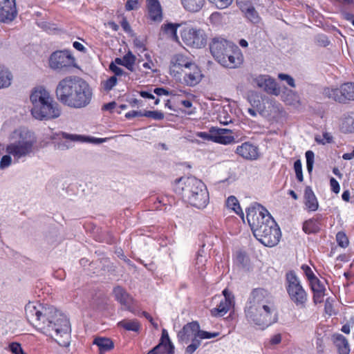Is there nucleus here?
<instances>
[{
  "label": "nucleus",
  "mask_w": 354,
  "mask_h": 354,
  "mask_svg": "<svg viewBox=\"0 0 354 354\" xmlns=\"http://www.w3.org/2000/svg\"><path fill=\"white\" fill-rule=\"evenodd\" d=\"M338 92L335 93L334 96V100L339 102H344V97L342 93V86L339 88H336Z\"/></svg>",
  "instance_id": "obj_57"
},
{
  "label": "nucleus",
  "mask_w": 354,
  "mask_h": 354,
  "mask_svg": "<svg viewBox=\"0 0 354 354\" xmlns=\"http://www.w3.org/2000/svg\"><path fill=\"white\" fill-rule=\"evenodd\" d=\"M178 24L169 23L167 24H164L162 26V30L168 35H169L171 38L175 40L178 39V36L176 34L177 27H178Z\"/></svg>",
  "instance_id": "obj_35"
},
{
  "label": "nucleus",
  "mask_w": 354,
  "mask_h": 354,
  "mask_svg": "<svg viewBox=\"0 0 354 354\" xmlns=\"http://www.w3.org/2000/svg\"><path fill=\"white\" fill-rule=\"evenodd\" d=\"M317 42L322 46H326L329 44V41L324 35H319L317 38Z\"/></svg>",
  "instance_id": "obj_59"
},
{
  "label": "nucleus",
  "mask_w": 354,
  "mask_h": 354,
  "mask_svg": "<svg viewBox=\"0 0 354 354\" xmlns=\"http://www.w3.org/2000/svg\"><path fill=\"white\" fill-rule=\"evenodd\" d=\"M143 113H142V111H132L129 113H127L125 115V117L127 118H134V117H141V116H144Z\"/></svg>",
  "instance_id": "obj_63"
},
{
  "label": "nucleus",
  "mask_w": 354,
  "mask_h": 354,
  "mask_svg": "<svg viewBox=\"0 0 354 354\" xmlns=\"http://www.w3.org/2000/svg\"><path fill=\"white\" fill-rule=\"evenodd\" d=\"M218 120L220 123L223 124H228L232 122V118L229 115L225 110H223L218 115Z\"/></svg>",
  "instance_id": "obj_45"
},
{
  "label": "nucleus",
  "mask_w": 354,
  "mask_h": 354,
  "mask_svg": "<svg viewBox=\"0 0 354 354\" xmlns=\"http://www.w3.org/2000/svg\"><path fill=\"white\" fill-rule=\"evenodd\" d=\"M330 183L332 190L336 194L339 193L340 188L338 182L334 178H331Z\"/></svg>",
  "instance_id": "obj_60"
},
{
  "label": "nucleus",
  "mask_w": 354,
  "mask_h": 354,
  "mask_svg": "<svg viewBox=\"0 0 354 354\" xmlns=\"http://www.w3.org/2000/svg\"><path fill=\"white\" fill-rule=\"evenodd\" d=\"M340 128L344 133L354 132V113L344 115Z\"/></svg>",
  "instance_id": "obj_25"
},
{
  "label": "nucleus",
  "mask_w": 354,
  "mask_h": 354,
  "mask_svg": "<svg viewBox=\"0 0 354 354\" xmlns=\"http://www.w3.org/2000/svg\"><path fill=\"white\" fill-rule=\"evenodd\" d=\"M268 79V77L259 76L255 80V82L259 87L263 88L265 86L264 82H266Z\"/></svg>",
  "instance_id": "obj_61"
},
{
  "label": "nucleus",
  "mask_w": 354,
  "mask_h": 354,
  "mask_svg": "<svg viewBox=\"0 0 354 354\" xmlns=\"http://www.w3.org/2000/svg\"><path fill=\"white\" fill-rule=\"evenodd\" d=\"M242 62L243 55L240 50L236 47L234 50L232 48L225 53L218 63L225 67L234 68L239 66Z\"/></svg>",
  "instance_id": "obj_14"
},
{
  "label": "nucleus",
  "mask_w": 354,
  "mask_h": 354,
  "mask_svg": "<svg viewBox=\"0 0 354 354\" xmlns=\"http://www.w3.org/2000/svg\"><path fill=\"white\" fill-rule=\"evenodd\" d=\"M247 220L254 236L265 246L273 247L280 239L281 232L268 211L259 204L249 207Z\"/></svg>",
  "instance_id": "obj_2"
},
{
  "label": "nucleus",
  "mask_w": 354,
  "mask_h": 354,
  "mask_svg": "<svg viewBox=\"0 0 354 354\" xmlns=\"http://www.w3.org/2000/svg\"><path fill=\"white\" fill-rule=\"evenodd\" d=\"M174 191L185 201L198 209L205 207L209 203V193L205 185L194 176L176 180Z\"/></svg>",
  "instance_id": "obj_5"
},
{
  "label": "nucleus",
  "mask_w": 354,
  "mask_h": 354,
  "mask_svg": "<svg viewBox=\"0 0 354 354\" xmlns=\"http://www.w3.org/2000/svg\"><path fill=\"white\" fill-rule=\"evenodd\" d=\"M335 92H338L337 89L326 88L324 90V95L329 99L334 100V95Z\"/></svg>",
  "instance_id": "obj_58"
},
{
  "label": "nucleus",
  "mask_w": 354,
  "mask_h": 354,
  "mask_svg": "<svg viewBox=\"0 0 354 354\" xmlns=\"http://www.w3.org/2000/svg\"><path fill=\"white\" fill-rule=\"evenodd\" d=\"M180 75L183 76L184 84L189 86H194L198 84L203 77L200 68L195 63L182 72Z\"/></svg>",
  "instance_id": "obj_13"
},
{
  "label": "nucleus",
  "mask_w": 354,
  "mask_h": 354,
  "mask_svg": "<svg viewBox=\"0 0 354 354\" xmlns=\"http://www.w3.org/2000/svg\"><path fill=\"white\" fill-rule=\"evenodd\" d=\"M200 326L196 322L188 323L183 326L178 333V340L183 343H187L190 339L198 337Z\"/></svg>",
  "instance_id": "obj_16"
},
{
  "label": "nucleus",
  "mask_w": 354,
  "mask_h": 354,
  "mask_svg": "<svg viewBox=\"0 0 354 354\" xmlns=\"http://www.w3.org/2000/svg\"><path fill=\"white\" fill-rule=\"evenodd\" d=\"M12 75L6 69L0 68V89L7 88L11 84Z\"/></svg>",
  "instance_id": "obj_29"
},
{
  "label": "nucleus",
  "mask_w": 354,
  "mask_h": 354,
  "mask_svg": "<svg viewBox=\"0 0 354 354\" xmlns=\"http://www.w3.org/2000/svg\"><path fill=\"white\" fill-rule=\"evenodd\" d=\"M218 335V333H208L206 331L201 330L199 329L198 337H200L201 339H209L212 337H215Z\"/></svg>",
  "instance_id": "obj_54"
},
{
  "label": "nucleus",
  "mask_w": 354,
  "mask_h": 354,
  "mask_svg": "<svg viewBox=\"0 0 354 354\" xmlns=\"http://www.w3.org/2000/svg\"><path fill=\"white\" fill-rule=\"evenodd\" d=\"M117 81V77L112 76L108 80L102 82L101 86L104 91H109L115 86Z\"/></svg>",
  "instance_id": "obj_37"
},
{
  "label": "nucleus",
  "mask_w": 354,
  "mask_h": 354,
  "mask_svg": "<svg viewBox=\"0 0 354 354\" xmlns=\"http://www.w3.org/2000/svg\"><path fill=\"white\" fill-rule=\"evenodd\" d=\"M304 203L310 211H316L318 209L317 199L310 187H306L305 189Z\"/></svg>",
  "instance_id": "obj_23"
},
{
  "label": "nucleus",
  "mask_w": 354,
  "mask_h": 354,
  "mask_svg": "<svg viewBox=\"0 0 354 354\" xmlns=\"http://www.w3.org/2000/svg\"><path fill=\"white\" fill-rule=\"evenodd\" d=\"M116 299L124 306L126 310L132 311L131 304L133 299L130 295L121 287L118 286L114 288L113 290Z\"/></svg>",
  "instance_id": "obj_20"
},
{
  "label": "nucleus",
  "mask_w": 354,
  "mask_h": 354,
  "mask_svg": "<svg viewBox=\"0 0 354 354\" xmlns=\"http://www.w3.org/2000/svg\"><path fill=\"white\" fill-rule=\"evenodd\" d=\"M57 100L69 107L80 109L90 104L92 91L88 84L76 76H68L60 80L55 89Z\"/></svg>",
  "instance_id": "obj_3"
},
{
  "label": "nucleus",
  "mask_w": 354,
  "mask_h": 354,
  "mask_svg": "<svg viewBox=\"0 0 354 354\" xmlns=\"http://www.w3.org/2000/svg\"><path fill=\"white\" fill-rule=\"evenodd\" d=\"M236 152L245 159L254 160L258 158L257 147L248 142L237 147Z\"/></svg>",
  "instance_id": "obj_19"
},
{
  "label": "nucleus",
  "mask_w": 354,
  "mask_h": 354,
  "mask_svg": "<svg viewBox=\"0 0 354 354\" xmlns=\"http://www.w3.org/2000/svg\"><path fill=\"white\" fill-rule=\"evenodd\" d=\"M286 281L287 291L290 299L297 306L304 307L307 301V295L295 274L292 272L287 273Z\"/></svg>",
  "instance_id": "obj_8"
},
{
  "label": "nucleus",
  "mask_w": 354,
  "mask_h": 354,
  "mask_svg": "<svg viewBox=\"0 0 354 354\" xmlns=\"http://www.w3.org/2000/svg\"><path fill=\"white\" fill-rule=\"evenodd\" d=\"M193 64L194 62L190 58L182 54H177L172 57L171 61V73L174 75H180L186 68L187 69Z\"/></svg>",
  "instance_id": "obj_12"
},
{
  "label": "nucleus",
  "mask_w": 354,
  "mask_h": 354,
  "mask_svg": "<svg viewBox=\"0 0 354 354\" xmlns=\"http://www.w3.org/2000/svg\"><path fill=\"white\" fill-rule=\"evenodd\" d=\"M138 0H128L125 8L127 10H133L138 8Z\"/></svg>",
  "instance_id": "obj_55"
},
{
  "label": "nucleus",
  "mask_w": 354,
  "mask_h": 354,
  "mask_svg": "<svg viewBox=\"0 0 354 354\" xmlns=\"http://www.w3.org/2000/svg\"><path fill=\"white\" fill-rule=\"evenodd\" d=\"M30 101L32 104L31 114L37 120L55 119L61 114L59 104L43 86H37L31 91Z\"/></svg>",
  "instance_id": "obj_6"
},
{
  "label": "nucleus",
  "mask_w": 354,
  "mask_h": 354,
  "mask_svg": "<svg viewBox=\"0 0 354 354\" xmlns=\"http://www.w3.org/2000/svg\"><path fill=\"white\" fill-rule=\"evenodd\" d=\"M109 69L115 74L114 76H122L125 73L122 68H120L115 63H111L109 65Z\"/></svg>",
  "instance_id": "obj_49"
},
{
  "label": "nucleus",
  "mask_w": 354,
  "mask_h": 354,
  "mask_svg": "<svg viewBox=\"0 0 354 354\" xmlns=\"http://www.w3.org/2000/svg\"><path fill=\"white\" fill-rule=\"evenodd\" d=\"M243 12H245V17L252 22L257 23L259 21V15L254 7L249 6L245 8Z\"/></svg>",
  "instance_id": "obj_36"
},
{
  "label": "nucleus",
  "mask_w": 354,
  "mask_h": 354,
  "mask_svg": "<svg viewBox=\"0 0 354 354\" xmlns=\"http://www.w3.org/2000/svg\"><path fill=\"white\" fill-rule=\"evenodd\" d=\"M332 140H333L332 136L328 132H325L323 133V138H321L318 136L315 137L316 142L318 143L323 144V145H325L326 143L331 142Z\"/></svg>",
  "instance_id": "obj_46"
},
{
  "label": "nucleus",
  "mask_w": 354,
  "mask_h": 354,
  "mask_svg": "<svg viewBox=\"0 0 354 354\" xmlns=\"http://www.w3.org/2000/svg\"><path fill=\"white\" fill-rule=\"evenodd\" d=\"M336 241L338 245L342 248H346L348 245V239L343 232H339L336 235Z\"/></svg>",
  "instance_id": "obj_38"
},
{
  "label": "nucleus",
  "mask_w": 354,
  "mask_h": 354,
  "mask_svg": "<svg viewBox=\"0 0 354 354\" xmlns=\"http://www.w3.org/2000/svg\"><path fill=\"white\" fill-rule=\"evenodd\" d=\"M342 86L344 101L346 100H354V84L346 83L342 85Z\"/></svg>",
  "instance_id": "obj_33"
},
{
  "label": "nucleus",
  "mask_w": 354,
  "mask_h": 354,
  "mask_svg": "<svg viewBox=\"0 0 354 354\" xmlns=\"http://www.w3.org/2000/svg\"><path fill=\"white\" fill-rule=\"evenodd\" d=\"M143 115L156 120H161L164 118V114L158 111H146L144 112Z\"/></svg>",
  "instance_id": "obj_39"
},
{
  "label": "nucleus",
  "mask_w": 354,
  "mask_h": 354,
  "mask_svg": "<svg viewBox=\"0 0 354 354\" xmlns=\"http://www.w3.org/2000/svg\"><path fill=\"white\" fill-rule=\"evenodd\" d=\"M215 132V127H212L209 133L205 132H200L198 133V136L205 140L214 141V136Z\"/></svg>",
  "instance_id": "obj_47"
},
{
  "label": "nucleus",
  "mask_w": 354,
  "mask_h": 354,
  "mask_svg": "<svg viewBox=\"0 0 354 354\" xmlns=\"http://www.w3.org/2000/svg\"><path fill=\"white\" fill-rule=\"evenodd\" d=\"M181 37L186 45L194 48H201L206 44L205 35L201 29L185 28L181 32Z\"/></svg>",
  "instance_id": "obj_9"
},
{
  "label": "nucleus",
  "mask_w": 354,
  "mask_h": 354,
  "mask_svg": "<svg viewBox=\"0 0 354 354\" xmlns=\"http://www.w3.org/2000/svg\"><path fill=\"white\" fill-rule=\"evenodd\" d=\"M204 1L205 0H182V3L186 10L197 12L202 8Z\"/></svg>",
  "instance_id": "obj_27"
},
{
  "label": "nucleus",
  "mask_w": 354,
  "mask_h": 354,
  "mask_svg": "<svg viewBox=\"0 0 354 354\" xmlns=\"http://www.w3.org/2000/svg\"><path fill=\"white\" fill-rule=\"evenodd\" d=\"M301 268L304 270L305 274L306 275V277L309 281L313 279V278L316 277L314 275L310 268H309L308 266L304 265V266H302Z\"/></svg>",
  "instance_id": "obj_56"
},
{
  "label": "nucleus",
  "mask_w": 354,
  "mask_h": 354,
  "mask_svg": "<svg viewBox=\"0 0 354 354\" xmlns=\"http://www.w3.org/2000/svg\"><path fill=\"white\" fill-rule=\"evenodd\" d=\"M303 230L307 234L316 233L319 231V224L317 220L310 219L303 225Z\"/></svg>",
  "instance_id": "obj_30"
},
{
  "label": "nucleus",
  "mask_w": 354,
  "mask_h": 354,
  "mask_svg": "<svg viewBox=\"0 0 354 354\" xmlns=\"http://www.w3.org/2000/svg\"><path fill=\"white\" fill-rule=\"evenodd\" d=\"M93 344H96L100 349V353L106 352L113 347V343L109 338L97 337L94 339Z\"/></svg>",
  "instance_id": "obj_26"
},
{
  "label": "nucleus",
  "mask_w": 354,
  "mask_h": 354,
  "mask_svg": "<svg viewBox=\"0 0 354 354\" xmlns=\"http://www.w3.org/2000/svg\"><path fill=\"white\" fill-rule=\"evenodd\" d=\"M313 301L315 304L321 303L323 301L324 296V290H318L317 292H313Z\"/></svg>",
  "instance_id": "obj_53"
},
{
  "label": "nucleus",
  "mask_w": 354,
  "mask_h": 354,
  "mask_svg": "<svg viewBox=\"0 0 354 354\" xmlns=\"http://www.w3.org/2000/svg\"><path fill=\"white\" fill-rule=\"evenodd\" d=\"M294 169L296 174V177L298 179L299 182H302L303 178V174H302V166H301V162L300 160H297L294 163Z\"/></svg>",
  "instance_id": "obj_41"
},
{
  "label": "nucleus",
  "mask_w": 354,
  "mask_h": 354,
  "mask_svg": "<svg viewBox=\"0 0 354 354\" xmlns=\"http://www.w3.org/2000/svg\"><path fill=\"white\" fill-rule=\"evenodd\" d=\"M270 295L263 288H256L251 292L249 306L245 310L248 320L264 329L277 322V312L270 301Z\"/></svg>",
  "instance_id": "obj_4"
},
{
  "label": "nucleus",
  "mask_w": 354,
  "mask_h": 354,
  "mask_svg": "<svg viewBox=\"0 0 354 354\" xmlns=\"http://www.w3.org/2000/svg\"><path fill=\"white\" fill-rule=\"evenodd\" d=\"M174 346L171 342H162L156 346L147 354H174Z\"/></svg>",
  "instance_id": "obj_24"
},
{
  "label": "nucleus",
  "mask_w": 354,
  "mask_h": 354,
  "mask_svg": "<svg viewBox=\"0 0 354 354\" xmlns=\"http://www.w3.org/2000/svg\"><path fill=\"white\" fill-rule=\"evenodd\" d=\"M73 62V57L66 50L54 52L49 58V66L57 71L66 70L72 66Z\"/></svg>",
  "instance_id": "obj_10"
},
{
  "label": "nucleus",
  "mask_w": 354,
  "mask_h": 354,
  "mask_svg": "<svg viewBox=\"0 0 354 354\" xmlns=\"http://www.w3.org/2000/svg\"><path fill=\"white\" fill-rule=\"evenodd\" d=\"M332 339L339 354H349V344L344 336L341 334H334Z\"/></svg>",
  "instance_id": "obj_22"
},
{
  "label": "nucleus",
  "mask_w": 354,
  "mask_h": 354,
  "mask_svg": "<svg viewBox=\"0 0 354 354\" xmlns=\"http://www.w3.org/2000/svg\"><path fill=\"white\" fill-rule=\"evenodd\" d=\"M118 326L127 330L137 332L140 329V324L136 319H124L118 323Z\"/></svg>",
  "instance_id": "obj_31"
},
{
  "label": "nucleus",
  "mask_w": 354,
  "mask_h": 354,
  "mask_svg": "<svg viewBox=\"0 0 354 354\" xmlns=\"http://www.w3.org/2000/svg\"><path fill=\"white\" fill-rule=\"evenodd\" d=\"M237 5L239 6L242 11H244L245 8L250 6V0H236Z\"/></svg>",
  "instance_id": "obj_62"
},
{
  "label": "nucleus",
  "mask_w": 354,
  "mask_h": 354,
  "mask_svg": "<svg viewBox=\"0 0 354 354\" xmlns=\"http://www.w3.org/2000/svg\"><path fill=\"white\" fill-rule=\"evenodd\" d=\"M121 26L125 32H131V26L125 18L122 19V21H121Z\"/></svg>",
  "instance_id": "obj_64"
},
{
  "label": "nucleus",
  "mask_w": 354,
  "mask_h": 354,
  "mask_svg": "<svg viewBox=\"0 0 354 354\" xmlns=\"http://www.w3.org/2000/svg\"><path fill=\"white\" fill-rule=\"evenodd\" d=\"M232 47L227 40L220 37L214 38L209 44L210 52L218 62Z\"/></svg>",
  "instance_id": "obj_11"
},
{
  "label": "nucleus",
  "mask_w": 354,
  "mask_h": 354,
  "mask_svg": "<svg viewBox=\"0 0 354 354\" xmlns=\"http://www.w3.org/2000/svg\"><path fill=\"white\" fill-rule=\"evenodd\" d=\"M310 283L313 292H317L318 290H325L324 287L317 277L310 280Z\"/></svg>",
  "instance_id": "obj_42"
},
{
  "label": "nucleus",
  "mask_w": 354,
  "mask_h": 354,
  "mask_svg": "<svg viewBox=\"0 0 354 354\" xmlns=\"http://www.w3.org/2000/svg\"><path fill=\"white\" fill-rule=\"evenodd\" d=\"M265 86L263 90L269 94L278 95L280 93V88L277 82L272 78L268 77L266 82H264Z\"/></svg>",
  "instance_id": "obj_28"
},
{
  "label": "nucleus",
  "mask_w": 354,
  "mask_h": 354,
  "mask_svg": "<svg viewBox=\"0 0 354 354\" xmlns=\"http://www.w3.org/2000/svg\"><path fill=\"white\" fill-rule=\"evenodd\" d=\"M149 18L153 21H161L162 11L158 0H146Z\"/></svg>",
  "instance_id": "obj_18"
},
{
  "label": "nucleus",
  "mask_w": 354,
  "mask_h": 354,
  "mask_svg": "<svg viewBox=\"0 0 354 354\" xmlns=\"http://www.w3.org/2000/svg\"><path fill=\"white\" fill-rule=\"evenodd\" d=\"M123 61L124 67L131 72L134 71V64L136 61V57L131 51H129L123 56Z\"/></svg>",
  "instance_id": "obj_32"
},
{
  "label": "nucleus",
  "mask_w": 354,
  "mask_h": 354,
  "mask_svg": "<svg viewBox=\"0 0 354 354\" xmlns=\"http://www.w3.org/2000/svg\"><path fill=\"white\" fill-rule=\"evenodd\" d=\"M16 15L15 0H0V21H11Z\"/></svg>",
  "instance_id": "obj_15"
},
{
  "label": "nucleus",
  "mask_w": 354,
  "mask_h": 354,
  "mask_svg": "<svg viewBox=\"0 0 354 354\" xmlns=\"http://www.w3.org/2000/svg\"><path fill=\"white\" fill-rule=\"evenodd\" d=\"M12 162V158L9 155L3 156L0 161V168L4 169L10 165Z\"/></svg>",
  "instance_id": "obj_52"
},
{
  "label": "nucleus",
  "mask_w": 354,
  "mask_h": 354,
  "mask_svg": "<svg viewBox=\"0 0 354 354\" xmlns=\"http://www.w3.org/2000/svg\"><path fill=\"white\" fill-rule=\"evenodd\" d=\"M278 77L280 80L286 81L288 84L291 87H295V80L291 76L287 74L280 73Z\"/></svg>",
  "instance_id": "obj_50"
},
{
  "label": "nucleus",
  "mask_w": 354,
  "mask_h": 354,
  "mask_svg": "<svg viewBox=\"0 0 354 354\" xmlns=\"http://www.w3.org/2000/svg\"><path fill=\"white\" fill-rule=\"evenodd\" d=\"M225 297L224 301H221L217 308L211 310V315L212 316H223L230 310L234 302V296L227 289L223 291Z\"/></svg>",
  "instance_id": "obj_17"
},
{
  "label": "nucleus",
  "mask_w": 354,
  "mask_h": 354,
  "mask_svg": "<svg viewBox=\"0 0 354 354\" xmlns=\"http://www.w3.org/2000/svg\"><path fill=\"white\" fill-rule=\"evenodd\" d=\"M12 142L6 147V152L19 159L28 156L33 149L36 138L32 132L26 129L16 130L12 134Z\"/></svg>",
  "instance_id": "obj_7"
},
{
  "label": "nucleus",
  "mask_w": 354,
  "mask_h": 354,
  "mask_svg": "<svg viewBox=\"0 0 354 354\" xmlns=\"http://www.w3.org/2000/svg\"><path fill=\"white\" fill-rule=\"evenodd\" d=\"M306 166L308 172H311L313 168L315 154L312 151L306 152Z\"/></svg>",
  "instance_id": "obj_40"
},
{
  "label": "nucleus",
  "mask_w": 354,
  "mask_h": 354,
  "mask_svg": "<svg viewBox=\"0 0 354 354\" xmlns=\"http://www.w3.org/2000/svg\"><path fill=\"white\" fill-rule=\"evenodd\" d=\"M9 348L13 354H26L19 343L12 342L9 345Z\"/></svg>",
  "instance_id": "obj_44"
},
{
  "label": "nucleus",
  "mask_w": 354,
  "mask_h": 354,
  "mask_svg": "<svg viewBox=\"0 0 354 354\" xmlns=\"http://www.w3.org/2000/svg\"><path fill=\"white\" fill-rule=\"evenodd\" d=\"M227 207L232 209L239 215H243L242 209L239 204V201L236 197L231 196H230L226 202Z\"/></svg>",
  "instance_id": "obj_34"
},
{
  "label": "nucleus",
  "mask_w": 354,
  "mask_h": 354,
  "mask_svg": "<svg viewBox=\"0 0 354 354\" xmlns=\"http://www.w3.org/2000/svg\"><path fill=\"white\" fill-rule=\"evenodd\" d=\"M257 100L256 99L250 100L251 105L252 107L256 109V110L257 111H259V113H262L264 110V107L261 105V102L259 99V97L257 96Z\"/></svg>",
  "instance_id": "obj_51"
},
{
  "label": "nucleus",
  "mask_w": 354,
  "mask_h": 354,
  "mask_svg": "<svg viewBox=\"0 0 354 354\" xmlns=\"http://www.w3.org/2000/svg\"><path fill=\"white\" fill-rule=\"evenodd\" d=\"M28 321L37 329L53 339L59 346L71 343V324L68 318L53 306L29 302L25 306Z\"/></svg>",
  "instance_id": "obj_1"
},
{
  "label": "nucleus",
  "mask_w": 354,
  "mask_h": 354,
  "mask_svg": "<svg viewBox=\"0 0 354 354\" xmlns=\"http://www.w3.org/2000/svg\"><path fill=\"white\" fill-rule=\"evenodd\" d=\"M212 3H214L216 6L219 9H223L229 6L232 0H209Z\"/></svg>",
  "instance_id": "obj_43"
},
{
  "label": "nucleus",
  "mask_w": 354,
  "mask_h": 354,
  "mask_svg": "<svg viewBox=\"0 0 354 354\" xmlns=\"http://www.w3.org/2000/svg\"><path fill=\"white\" fill-rule=\"evenodd\" d=\"M201 344L200 340L197 339H193L192 343L186 348V353L187 354H192Z\"/></svg>",
  "instance_id": "obj_48"
},
{
  "label": "nucleus",
  "mask_w": 354,
  "mask_h": 354,
  "mask_svg": "<svg viewBox=\"0 0 354 354\" xmlns=\"http://www.w3.org/2000/svg\"><path fill=\"white\" fill-rule=\"evenodd\" d=\"M232 131L227 129H217L215 128L214 142L227 145L230 144L234 140V136L230 135Z\"/></svg>",
  "instance_id": "obj_21"
}]
</instances>
